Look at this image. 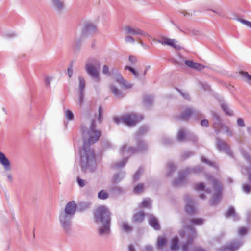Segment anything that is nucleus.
<instances>
[{
  "label": "nucleus",
  "instance_id": "4",
  "mask_svg": "<svg viewBox=\"0 0 251 251\" xmlns=\"http://www.w3.org/2000/svg\"><path fill=\"white\" fill-rule=\"evenodd\" d=\"M101 63L97 58L90 57L85 65V69L89 76L96 82L99 83L100 81L99 69Z\"/></svg>",
  "mask_w": 251,
  "mask_h": 251
},
{
  "label": "nucleus",
  "instance_id": "6",
  "mask_svg": "<svg viewBox=\"0 0 251 251\" xmlns=\"http://www.w3.org/2000/svg\"><path fill=\"white\" fill-rule=\"evenodd\" d=\"M206 179L208 181L211 180L213 188L215 191L209 204L211 206H215L221 199L222 186L221 184L211 175H207Z\"/></svg>",
  "mask_w": 251,
  "mask_h": 251
},
{
  "label": "nucleus",
  "instance_id": "41",
  "mask_svg": "<svg viewBox=\"0 0 251 251\" xmlns=\"http://www.w3.org/2000/svg\"><path fill=\"white\" fill-rule=\"evenodd\" d=\"M143 169L142 168L140 167L138 170L136 171V172L135 173L134 175L133 176V181H136L138 180L140 176H141L142 172H143Z\"/></svg>",
  "mask_w": 251,
  "mask_h": 251
},
{
  "label": "nucleus",
  "instance_id": "9",
  "mask_svg": "<svg viewBox=\"0 0 251 251\" xmlns=\"http://www.w3.org/2000/svg\"><path fill=\"white\" fill-rule=\"evenodd\" d=\"M185 202V211L189 215H193L197 213L196 202L195 201L188 195L185 194L184 196Z\"/></svg>",
  "mask_w": 251,
  "mask_h": 251
},
{
  "label": "nucleus",
  "instance_id": "25",
  "mask_svg": "<svg viewBox=\"0 0 251 251\" xmlns=\"http://www.w3.org/2000/svg\"><path fill=\"white\" fill-rule=\"evenodd\" d=\"M176 168V166L173 163L170 162H169L167 165V172L166 176L171 177L173 174Z\"/></svg>",
  "mask_w": 251,
  "mask_h": 251
},
{
  "label": "nucleus",
  "instance_id": "11",
  "mask_svg": "<svg viewBox=\"0 0 251 251\" xmlns=\"http://www.w3.org/2000/svg\"><path fill=\"white\" fill-rule=\"evenodd\" d=\"M157 41L163 45L170 46L177 50H179L181 49L180 46L177 44V41L175 39H172L166 37H161Z\"/></svg>",
  "mask_w": 251,
  "mask_h": 251
},
{
  "label": "nucleus",
  "instance_id": "59",
  "mask_svg": "<svg viewBox=\"0 0 251 251\" xmlns=\"http://www.w3.org/2000/svg\"><path fill=\"white\" fill-rule=\"evenodd\" d=\"M211 10L220 16L223 17L224 16L223 10L221 8H218L215 10Z\"/></svg>",
  "mask_w": 251,
  "mask_h": 251
},
{
  "label": "nucleus",
  "instance_id": "12",
  "mask_svg": "<svg viewBox=\"0 0 251 251\" xmlns=\"http://www.w3.org/2000/svg\"><path fill=\"white\" fill-rule=\"evenodd\" d=\"M216 145L218 150L222 151L230 157H233V153L228 144L219 137L216 138Z\"/></svg>",
  "mask_w": 251,
  "mask_h": 251
},
{
  "label": "nucleus",
  "instance_id": "40",
  "mask_svg": "<svg viewBox=\"0 0 251 251\" xmlns=\"http://www.w3.org/2000/svg\"><path fill=\"white\" fill-rule=\"evenodd\" d=\"M151 201L150 199H149V198L144 199L141 203V206L143 207H147V208H151Z\"/></svg>",
  "mask_w": 251,
  "mask_h": 251
},
{
  "label": "nucleus",
  "instance_id": "42",
  "mask_svg": "<svg viewBox=\"0 0 251 251\" xmlns=\"http://www.w3.org/2000/svg\"><path fill=\"white\" fill-rule=\"evenodd\" d=\"M143 191V184L139 183L134 186L133 192L134 193L138 194L142 192Z\"/></svg>",
  "mask_w": 251,
  "mask_h": 251
},
{
  "label": "nucleus",
  "instance_id": "17",
  "mask_svg": "<svg viewBox=\"0 0 251 251\" xmlns=\"http://www.w3.org/2000/svg\"><path fill=\"white\" fill-rule=\"evenodd\" d=\"M116 81L122 87H124L126 89L130 88L132 87L133 85L128 84L127 82L122 76L121 74L118 72L116 71Z\"/></svg>",
  "mask_w": 251,
  "mask_h": 251
},
{
  "label": "nucleus",
  "instance_id": "15",
  "mask_svg": "<svg viewBox=\"0 0 251 251\" xmlns=\"http://www.w3.org/2000/svg\"><path fill=\"white\" fill-rule=\"evenodd\" d=\"M124 123L128 126H134L139 121L135 114L126 115L124 116Z\"/></svg>",
  "mask_w": 251,
  "mask_h": 251
},
{
  "label": "nucleus",
  "instance_id": "21",
  "mask_svg": "<svg viewBox=\"0 0 251 251\" xmlns=\"http://www.w3.org/2000/svg\"><path fill=\"white\" fill-rule=\"evenodd\" d=\"M145 214L143 211H140L135 213L132 217L133 223H142L145 218Z\"/></svg>",
  "mask_w": 251,
  "mask_h": 251
},
{
  "label": "nucleus",
  "instance_id": "56",
  "mask_svg": "<svg viewBox=\"0 0 251 251\" xmlns=\"http://www.w3.org/2000/svg\"><path fill=\"white\" fill-rule=\"evenodd\" d=\"M205 67V66L201 64L195 63L193 69L201 71Z\"/></svg>",
  "mask_w": 251,
  "mask_h": 251
},
{
  "label": "nucleus",
  "instance_id": "46",
  "mask_svg": "<svg viewBox=\"0 0 251 251\" xmlns=\"http://www.w3.org/2000/svg\"><path fill=\"white\" fill-rule=\"evenodd\" d=\"M201 160L202 162L207 164L209 166L215 167V164L214 162L210 161V160L207 159L203 156H201Z\"/></svg>",
  "mask_w": 251,
  "mask_h": 251
},
{
  "label": "nucleus",
  "instance_id": "43",
  "mask_svg": "<svg viewBox=\"0 0 251 251\" xmlns=\"http://www.w3.org/2000/svg\"><path fill=\"white\" fill-rule=\"evenodd\" d=\"M204 220L201 218H193L190 220V223L192 225H202Z\"/></svg>",
  "mask_w": 251,
  "mask_h": 251
},
{
  "label": "nucleus",
  "instance_id": "23",
  "mask_svg": "<svg viewBox=\"0 0 251 251\" xmlns=\"http://www.w3.org/2000/svg\"><path fill=\"white\" fill-rule=\"evenodd\" d=\"M148 131V128L146 126L140 127L135 133L136 139H141V137L146 134Z\"/></svg>",
  "mask_w": 251,
  "mask_h": 251
},
{
  "label": "nucleus",
  "instance_id": "16",
  "mask_svg": "<svg viewBox=\"0 0 251 251\" xmlns=\"http://www.w3.org/2000/svg\"><path fill=\"white\" fill-rule=\"evenodd\" d=\"M97 27L91 23H86L84 25V29L82 32L81 38L84 36L91 35L96 32Z\"/></svg>",
  "mask_w": 251,
  "mask_h": 251
},
{
  "label": "nucleus",
  "instance_id": "44",
  "mask_svg": "<svg viewBox=\"0 0 251 251\" xmlns=\"http://www.w3.org/2000/svg\"><path fill=\"white\" fill-rule=\"evenodd\" d=\"M125 69L128 70L129 71H130L133 74L135 78H138L139 74L138 72L133 67L128 65H126L125 67Z\"/></svg>",
  "mask_w": 251,
  "mask_h": 251
},
{
  "label": "nucleus",
  "instance_id": "45",
  "mask_svg": "<svg viewBox=\"0 0 251 251\" xmlns=\"http://www.w3.org/2000/svg\"><path fill=\"white\" fill-rule=\"evenodd\" d=\"M194 154H195V153L193 151H187L183 152L182 154L181 157H182V159H186L187 158L194 155Z\"/></svg>",
  "mask_w": 251,
  "mask_h": 251
},
{
  "label": "nucleus",
  "instance_id": "47",
  "mask_svg": "<svg viewBox=\"0 0 251 251\" xmlns=\"http://www.w3.org/2000/svg\"><path fill=\"white\" fill-rule=\"evenodd\" d=\"M205 188V185L204 183L200 182L196 184L194 189L197 191L204 190Z\"/></svg>",
  "mask_w": 251,
  "mask_h": 251
},
{
  "label": "nucleus",
  "instance_id": "37",
  "mask_svg": "<svg viewBox=\"0 0 251 251\" xmlns=\"http://www.w3.org/2000/svg\"><path fill=\"white\" fill-rule=\"evenodd\" d=\"M79 92H84L85 87V81L83 77L79 76Z\"/></svg>",
  "mask_w": 251,
  "mask_h": 251
},
{
  "label": "nucleus",
  "instance_id": "33",
  "mask_svg": "<svg viewBox=\"0 0 251 251\" xmlns=\"http://www.w3.org/2000/svg\"><path fill=\"white\" fill-rule=\"evenodd\" d=\"M53 6L58 11H61L63 9L64 5L63 3L60 0H52Z\"/></svg>",
  "mask_w": 251,
  "mask_h": 251
},
{
  "label": "nucleus",
  "instance_id": "61",
  "mask_svg": "<svg viewBox=\"0 0 251 251\" xmlns=\"http://www.w3.org/2000/svg\"><path fill=\"white\" fill-rule=\"evenodd\" d=\"M238 234L240 236H243L247 233V229L244 227H240L238 229Z\"/></svg>",
  "mask_w": 251,
  "mask_h": 251
},
{
  "label": "nucleus",
  "instance_id": "54",
  "mask_svg": "<svg viewBox=\"0 0 251 251\" xmlns=\"http://www.w3.org/2000/svg\"><path fill=\"white\" fill-rule=\"evenodd\" d=\"M102 73L107 76H110L111 74L109 70V67L107 65H104L102 68Z\"/></svg>",
  "mask_w": 251,
  "mask_h": 251
},
{
  "label": "nucleus",
  "instance_id": "64",
  "mask_svg": "<svg viewBox=\"0 0 251 251\" xmlns=\"http://www.w3.org/2000/svg\"><path fill=\"white\" fill-rule=\"evenodd\" d=\"M237 125L238 126L242 127L245 126V123L243 119L239 118L237 120Z\"/></svg>",
  "mask_w": 251,
  "mask_h": 251
},
{
  "label": "nucleus",
  "instance_id": "62",
  "mask_svg": "<svg viewBox=\"0 0 251 251\" xmlns=\"http://www.w3.org/2000/svg\"><path fill=\"white\" fill-rule=\"evenodd\" d=\"M81 43H82V39L81 38L75 40L74 41V46H75V48L79 49L81 47Z\"/></svg>",
  "mask_w": 251,
  "mask_h": 251
},
{
  "label": "nucleus",
  "instance_id": "48",
  "mask_svg": "<svg viewBox=\"0 0 251 251\" xmlns=\"http://www.w3.org/2000/svg\"><path fill=\"white\" fill-rule=\"evenodd\" d=\"M98 121L99 123H100L102 122V113H103V109L102 107L101 106H100L99 107L98 109Z\"/></svg>",
  "mask_w": 251,
  "mask_h": 251
},
{
  "label": "nucleus",
  "instance_id": "20",
  "mask_svg": "<svg viewBox=\"0 0 251 251\" xmlns=\"http://www.w3.org/2000/svg\"><path fill=\"white\" fill-rule=\"evenodd\" d=\"M192 108L187 107L185 109L184 111L180 114L179 118L183 121H187L189 119L190 117L192 116Z\"/></svg>",
  "mask_w": 251,
  "mask_h": 251
},
{
  "label": "nucleus",
  "instance_id": "36",
  "mask_svg": "<svg viewBox=\"0 0 251 251\" xmlns=\"http://www.w3.org/2000/svg\"><path fill=\"white\" fill-rule=\"evenodd\" d=\"M186 140L193 143H197L198 141V138L194 134L190 132H188L186 135Z\"/></svg>",
  "mask_w": 251,
  "mask_h": 251
},
{
  "label": "nucleus",
  "instance_id": "58",
  "mask_svg": "<svg viewBox=\"0 0 251 251\" xmlns=\"http://www.w3.org/2000/svg\"><path fill=\"white\" fill-rule=\"evenodd\" d=\"M128 60L132 65H135L138 61L137 58L133 55H129Z\"/></svg>",
  "mask_w": 251,
  "mask_h": 251
},
{
  "label": "nucleus",
  "instance_id": "51",
  "mask_svg": "<svg viewBox=\"0 0 251 251\" xmlns=\"http://www.w3.org/2000/svg\"><path fill=\"white\" fill-rule=\"evenodd\" d=\"M223 128L225 129V132L227 136L229 137L233 136V132L229 127L224 125V126H223Z\"/></svg>",
  "mask_w": 251,
  "mask_h": 251
},
{
  "label": "nucleus",
  "instance_id": "22",
  "mask_svg": "<svg viewBox=\"0 0 251 251\" xmlns=\"http://www.w3.org/2000/svg\"><path fill=\"white\" fill-rule=\"evenodd\" d=\"M226 218L232 217L235 221L239 220V216L236 213L234 207L230 206L229 207L228 211L225 213Z\"/></svg>",
  "mask_w": 251,
  "mask_h": 251
},
{
  "label": "nucleus",
  "instance_id": "60",
  "mask_svg": "<svg viewBox=\"0 0 251 251\" xmlns=\"http://www.w3.org/2000/svg\"><path fill=\"white\" fill-rule=\"evenodd\" d=\"M77 182L80 187H84L86 184V182L84 180L79 178V176L77 177Z\"/></svg>",
  "mask_w": 251,
  "mask_h": 251
},
{
  "label": "nucleus",
  "instance_id": "49",
  "mask_svg": "<svg viewBox=\"0 0 251 251\" xmlns=\"http://www.w3.org/2000/svg\"><path fill=\"white\" fill-rule=\"evenodd\" d=\"M162 142L165 145H170L173 143V141L168 137H165L162 138Z\"/></svg>",
  "mask_w": 251,
  "mask_h": 251
},
{
  "label": "nucleus",
  "instance_id": "24",
  "mask_svg": "<svg viewBox=\"0 0 251 251\" xmlns=\"http://www.w3.org/2000/svg\"><path fill=\"white\" fill-rule=\"evenodd\" d=\"M119 226L121 229L124 232L129 233L132 231V227L127 223L123 222L120 223Z\"/></svg>",
  "mask_w": 251,
  "mask_h": 251
},
{
  "label": "nucleus",
  "instance_id": "3",
  "mask_svg": "<svg viewBox=\"0 0 251 251\" xmlns=\"http://www.w3.org/2000/svg\"><path fill=\"white\" fill-rule=\"evenodd\" d=\"M96 223L100 224L101 227L98 229L100 235L109 234L110 232L111 216L108 209L105 206H98L93 213Z\"/></svg>",
  "mask_w": 251,
  "mask_h": 251
},
{
  "label": "nucleus",
  "instance_id": "63",
  "mask_svg": "<svg viewBox=\"0 0 251 251\" xmlns=\"http://www.w3.org/2000/svg\"><path fill=\"white\" fill-rule=\"evenodd\" d=\"M238 21L251 28V22L243 19L239 18Z\"/></svg>",
  "mask_w": 251,
  "mask_h": 251
},
{
  "label": "nucleus",
  "instance_id": "10",
  "mask_svg": "<svg viewBox=\"0 0 251 251\" xmlns=\"http://www.w3.org/2000/svg\"><path fill=\"white\" fill-rule=\"evenodd\" d=\"M243 242L240 240H234L228 244L222 246L218 249L219 251H237L242 245Z\"/></svg>",
  "mask_w": 251,
  "mask_h": 251
},
{
  "label": "nucleus",
  "instance_id": "52",
  "mask_svg": "<svg viewBox=\"0 0 251 251\" xmlns=\"http://www.w3.org/2000/svg\"><path fill=\"white\" fill-rule=\"evenodd\" d=\"M112 144L108 141H104L102 143V147L105 150L112 148Z\"/></svg>",
  "mask_w": 251,
  "mask_h": 251
},
{
  "label": "nucleus",
  "instance_id": "53",
  "mask_svg": "<svg viewBox=\"0 0 251 251\" xmlns=\"http://www.w3.org/2000/svg\"><path fill=\"white\" fill-rule=\"evenodd\" d=\"M176 89L177 91V92H179L185 100H190V96L188 93H184L178 88H176Z\"/></svg>",
  "mask_w": 251,
  "mask_h": 251
},
{
  "label": "nucleus",
  "instance_id": "50",
  "mask_svg": "<svg viewBox=\"0 0 251 251\" xmlns=\"http://www.w3.org/2000/svg\"><path fill=\"white\" fill-rule=\"evenodd\" d=\"M66 118L68 120H72L74 119V114L70 110H66L65 111Z\"/></svg>",
  "mask_w": 251,
  "mask_h": 251
},
{
  "label": "nucleus",
  "instance_id": "2",
  "mask_svg": "<svg viewBox=\"0 0 251 251\" xmlns=\"http://www.w3.org/2000/svg\"><path fill=\"white\" fill-rule=\"evenodd\" d=\"M90 203L81 202L77 206L75 201H72L68 202L64 208L60 211L58 219L64 232L68 235L71 233L72 230V220L76 210L83 212L89 208Z\"/></svg>",
  "mask_w": 251,
  "mask_h": 251
},
{
  "label": "nucleus",
  "instance_id": "18",
  "mask_svg": "<svg viewBox=\"0 0 251 251\" xmlns=\"http://www.w3.org/2000/svg\"><path fill=\"white\" fill-rule=\"evenodd\" d=\"M0 163L3 166L4 169L6 171H10L11 169L10 162L5 155L0 151Z\"/></svg>",
  "mask_w": 251,
  "mask_h": 251
},
{
  "label": "nucleus",
  "instance_id": "55",
  "mask_svg": "<svg viewBox=\"0 0 251 251\" xmlns=\"http://www.w3.org/2000/svg\"><path fill=\"white\" fill-rule=\"evenodd\" d=\"M84 92H79V99H78V104L81 106H82L84 102Z\"/></svg>",
  "mask_w": 251,
  "mask_h": 251
},
{
  "label": "nucleus",
  "instance_id": "8",
  "mask_svg": "<svg viewBox=\"0 0 251 251\" xmlns=\"http://www.w3.org/2000/svg\"><path fill=\"white\" fill-rule=\"evenodd\" d=\"M182 223L184 225L183 228L188 230L187 234V239L186 242L182 246L183 251H188L189 246L191 245L193 240L197 236V232L195 228L186 225V219L183 218L182 219Z\"/></svg>",
  "mask_w": 251,
  "mask_h": 251
},
{
  "label": "nucleus",
  "instance_id": "57",
  "mask_svg": "<svg viewBox=\"0 0 251 251\" xmlns=\"http://www.w3.org/2000/svg\"><path fill=\"white\" fill-rule=\"evenodd\" d=\"M243 191L247 194H249L251 192V186L249 184L245 183L242 186Z\"/></svg>",
  "mask_w": 251,
  "mask_h": 251
},
{
  "label": "nucleus",
  "instance_id": "27",
  "mask_svg": "<svg viewBox=\"0 0 251 251\" xmlns=\"http://www.w3.org/2000/svg\"><path fill=\"white\" fill-rule=\"evenodd\" d=\"M125 176V172H121L115 174L113 177V182L117 183L123 180Z\"/></svg>",
  "mask_w": 251,
  "mask_h": 251
},
{
  "label": "nucleus",
  "instance_id": "28",
  "mask_svg": "<svg viewBox=\"0 0 251 251\" xmlns=\"http://www.w3.org/2000/svg\"><path fill=\"white\" fill-rule=\"evenodd\" d=\"M221 107L223 111L227 115L230 116L233 115V111L230 110L228 105L226 103H222L221 104Z\"/></svg>",
  "mask_w": 251,
  "mask_h": 251
},
{
  "label": "nucleus",
  "instance_id": "5",
  "mask_svg": "<svg viewBox=\"0 0 251 251\" xmlns=\"http://www.w3.org/2000/svg\"><path fill=\"white\" fill-rule=\"evenodd\" d=\"M136 147L130 146L127 148L126 145H124L120 149V153L122 155H124L125 153L131 155L146 151L148 149L146 142L142 139H136Z\"/></svg>",
  "mask_w": 251,
  "mask_h": 251
},
{
  "label": "nucleus",
  "instance_id": "1",
  "mask_svg": "<svg viewBox=\"0 0 251 251\" xmlns=\"http://www.w3.org/2000/svg\"><path fill=\"white\" fill-rule=\"evenodd\" d=\"M83 134L88 136L87 140H84L83 145L80 150V165L82 171L85 173L88 169L92 170L95 165V159L94 150L91 146L98 141L101 135V131L96 129L95 120L92 119L90 128H82Z\"/></svg>",
  "mask_w": 251,
  "mask_h": 251
},
{
  "label": "nucleus",
  "instance_id": "39",
  "mask_svg": "<svg viewBox=\"0 0 251 251\" xmlns=\"http://www.w3.org/2000/svg\"><path fill=\"white\" fill-rule=\"evenodd\" d=\"M192 116L195 119H200L203 117L202 114L199 111L192 108Z\"/></svg>",
  "mask_w": 251,
  "mask_h": 251
},
{
  "label": "nucleus",
  "instance_id": "19",
  "mask_svg": "<svg viewBox=\"0 0 251 251\" xmlns=\"http://www.w3.org/2000/svg\"><path fill=\"white\" fill-rule=\"evenodd\" d=\"M149 224L155 230H159L160 226L157 219L152 214L149 215Z\"/></svg>",
  "mask_w": 251,
  "mask_h": 251
},
{
  "label": "nucleus",
  "instance_id": "29",
  "mask_svg": "<svg viewBox=\"0 0 251 251\" xmlns=\"http://www.w3.org/2000/svg\"><path fill=\"white\" fill-rule=\"evenodd\" d=\"M240 74L243 77V80L249 85L251 86V75L246 71H240Z\"/></svg>",
  "mask_w": 251,
  "mask_h": 251
},
{
  "label": "nucleus",
  "instance_id": "31",
  "mask_svg": "<svg viewBox=\"0 0 251 251\" xmlns=\"http://www.w3.org/2000/svg\"><path fill=\"white\" fill-rule=\"evenodd\" d=\"M178 238L177 237H175L171 240V244L170 246V249L172 250L176 251L178 249Z\"/></svg>",
  "mask_w": 251,
  "mask_h": 251
},
{
  "label": "nucleus",
  "instance_id": "30",
  "mask_svg": "<svg viewBox=\"0 0 251 251\" xmlns=\"http://www.w3.org/2000/svg\"><path fill=\"white\" fill-rule=\"evenodd\" d=\"M110 90L111 92L116 97L123 98L124 97V95L122 93V92L118 88H117L115 86L111 85Z\"/></svg>",
  "mask_w": 251,
  "mask_h": 251
},
{
  "label": "nucleus",
  "instance_id": "35",
  "mask_svg": "<svg viewBox=\"0 0 251 251\" xmlns=\"http://www.w3.org/2000/svg\"><path fill=\"white\" fill-rule=\"evenodd\" d=\"M187 133H185L184 129H180L177 135V140L179 142H182L186 139V135Z\"/></svg>",
  "mask_w": 251,
  "mask_h": 251
},
{
  "label": "nucleus",
  "instance_id": "26",
  "mask_svg": "<svg viewBox=\"0 0 251 251\" xmlns=\"http://www.w3.org/2000/svg\"><path fill=\"white\" fill-rule=\"evenodd\" d=\"M153 97L151 95H146L143 98V104L147 107H150L152 105Z\"/></svg>",
  "mask_w": 251,
  "mask_h": 251
},
{
  "label": "nucleus",
  "instance_id": "38",
  "mask_svg": "<svg viewBox=\"0 0 251 251\" xmlns=\"http://www.w3.org/2000/svg\"><path fill=\"white\" fill-rule=\"evenodd\" d=\"M98 198L101 200H105L109 197L108 193L105 190H102L98 193Z\"/></svg>",
  "mask_w": 251,
  "mask_h": 251
},
{
  "label": "nucleus",
  "instance_id": "13",
  "mask_svg": "<svg viewBox=\"0 0 251 251\" xmlns=\"http://www.w3.org/2000/svg\"><path fill=\"white\" fill-rule=\"evenodd\" d=\"M212 116L214 120L213 128L215 133L218 134L220 133L221 129L223 128L224 125L222 123V120L217 113L213 112Z\"/></svg>",
  "mask_w": 251,
  "mask_h": 251
},
{
  "label": "nucleus",
  "instance_id": "34",
  "mask_svg": "<svg viewBox=\"0 0 251 251\" xmlns=\"http://www.w3.org/2000/svg\"><path fill=\"white\" fill-rule=\"evenodd\" d=\"M167 244V240L165 238L158 237L157 241V247L158 249H161L166 246Z\"/></svg>",
  "mask_w": 251,
  "mask_h": 251
},
{
  "label": "nucleus",
  "instance_id": "32",
  "mask_svg": "<svg viewBox=\"0 0 251 251\" xmlns=\"http://www.w3.org/2000/svg\"><path fill=\"white\" fill-rule=\"evenodd\" d=\"M128 158L126 157L124 158L122 161L120 162H117L113 163L112 165V167L114 168H119L121 167H123L126 165V164Z\"/></svg>",
  "mask_w": 251,
  "mask_h": 251
},
{
  "label": "nucleus",
  "instance_id": "7",
  "mask_svg": "<svg viewBox=\"0 0 251 251\" xmlns=\"http://www.w3.org/2000/svg\"><path fill=\"white\" fill-rule=\"evenodd\" d=\"M203 171L201 166H197L192 168H187L184 170L180 171L179 172L178 179L175 180L173 182V185L175 187H177L185 183L186 176L191 173H199Z\"/></svg>",
  "mask_w": 251,
  "mask_h": 251
},
{
  "label": "nucleus",
  "instance_id": "14",
  "mask_svg": "<svg viewBox=\"0 0 251 251\" xmlns=\"http://www.w3.org/2000/svg\"><path fill=\"white\" fill-rule=\"evenodd\" d=\"M125 31L126 34L149 37L147 33L138 28H133L129 26H126L125 27Z\"/></svg>",
  "mask_w": 251,
  "mask_h": 251
}]
</instances>
